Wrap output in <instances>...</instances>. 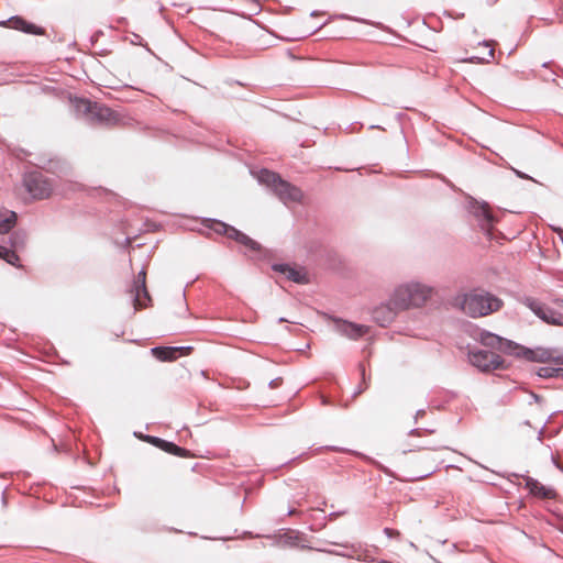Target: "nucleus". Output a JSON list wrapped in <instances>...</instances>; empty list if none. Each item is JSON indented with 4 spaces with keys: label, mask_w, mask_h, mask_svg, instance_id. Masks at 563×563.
Segmentation results:
<instances>
[{
    "label": "nucleus",
    "mask_w": 563,
    "mask_h": 563,
    "mask_svg": "<svg viewBox=\"0 0 563 563\" xmlns=\"http://www.w3.org/2000/svg\"><path fill=\"white\" fill-rule=\"evenodd\" d=\"M453 306L472 318H478L500 310L503 300L487 291L473 290L455 296Z\"/></svg>",
    "instance_id": "1"
},
{
    "label": "nucleus",
    "mask_w": 563,
    "mask_h": 563,
    "mask_svg": "<svg viewBox=\"0 0 563 563\" xmlns=\"http://www.w3.org/2000/svg\"><path fill=\"white\" fill-rule=\"evenodd\" d=\"M261 184L272 188L275 195L285 203H303L305 194L303 191L280 178V176L268 169H261L257 172H251Z\"/></svg>",
    "instance_id": "2"
},
{
    "label": "nucleus",
    "mask_w": 563,
    "mask_h": 563,
    "mask_svg": "<svg viewBox=\"0 0 563 563\" xmlns=\"http://www.w3.org/2000/svg\"><path fill=\"white\" fill-rule=\"evenodd\" d=\"M431 296L432 288L419 283H411L395 289L391 296V303L396 309L406 310L411 307L423 306Z\"/></svg>",
    "instance_id": "3"
},
{
    "label": "nucleus",
    "mask_w": 563,
    "mask_h": 563,
    "mask_svg": "<svg viewBox=\"0 0 563 563\" xmlns=\"http://www.w3.org/2000/svg\"><path fill=\"white\" fill-rule=\"evenodd\" d=\"M440 460L435 457L434 451L419 449L405 453L402 464L412 479H420L429 476Z\"/></svg>",
    "instance_id": "4"
},
{
    "label": "nucleus",
    "mask_w": 563,
    "mask_h": 563,
    "mask_svg": "<svg viewBox=\"0 0 563 563\" xmlns=\"http://www.w3.org/2000/svg\"><path fill=\"white\" fill-rule=\"evenodd\" d=\"M76 109L91 124L113 125L119 120L118 114L112 109L89 99H79Z\"/></svg>",
    "instance_id": "5"
},
{
    "label": "nucleus",
    "mask_w": 563,
    "mask_h": 563,
    "mask_svg": "<svg viewBox=\"0 0 563 563\" xmlns=\"http://www.w3.org/2000/svg\"><path fill=\"white\" fill-rule=\"evenodd\" d=\"M523 302L542 321L552 325L563 327V300L555 299L551 305H547L529 297Z\"/></svg>",
    "instance_id": "6"
},
{
    "label": "nucleus",
    "mask_w": 563,
    "mask_h": 563,
    "mask_svg": "<svg viewBox=\"0 0 563 563\" xmlns=\"http://www.w3.org/2000/svg\"><path fill=\"white\" fill-rule=\"evenodd\" d=\"M23 186L33 199L42 200L51 196L52 183L37 170L29 172L23 177Z\"/></svg>",
    "instance_id": "7"
},
{
    "label": "nucleus",
    "mask_w": 563,
    "mask_h": 563,
    "mask_svg": "<svg viewBox=\"0 0 563 563\" xmlns=\"http://www.w3.org/2000/svg\"><path fill=\"white\" fill-rule=\"evenodd\" d=\"M470 362L482 372L505 368V361L498 354L488 351L471 352Z\"/></svg>",
    "instance_id": "8"
},
{
    "label": "nucleus",
    "mask_w": 563,
    "mask_h": 563,
    "mask_svg": "<svg viewBox=\"0 0 563 563\" xmlns=\"http://www.w3.org/2000/svg\"><path fill=\"white\" fill-rule=\"evenodd\" d=\"M129 292L135 310L146 308L151 303L152 298L146 288V272L144 269L137 273Z\"/></svg>",
    "instance_id": "9"
},
{
    "label": "nucleus",
    "mask_w": 563,
    "mask_h": 563,
    "mask_svg": "<svg viewBox=\"0 0 563 563\" xmlns=\"http://www.w3.org/2000/svg\"><path fill=\"white\" fill-rule=\"evenodd\" d=\"M476 340L487 347L505 353L515 354V350L519 349L518 344L484 330L476 334Z\"/></svg>",
    "instance_id": "10"
},
{
    "label": "nucleus",
    "mask_w": 563,
    "mask_h": 563,
    "mask_svg": "<svg viewBox=\"0 0 563 563\" xmlns=\"http://www.w3.org/2000/svg\"><path fill=\"white\" fill-rule=\"evenodd\" d=\"M205 227L216 234L225 235L230 240H234L242 245H246V235L244 233H242L241 231L236 230L235 228L230 227L222 221H219L216 219H208L206 221Z\"/></svg>",
    "instance_id": "11"
},
{
    "label": "nucleus",
    "mask_w": 563,
    "mask_h": 563,
    "mask_svg": "<svg viewBox=\"0 0 563 563\" xmlns=\"http://www.w3.org/2000/svg\"><path fill=\"white\" fill-rule=\"evenodd\" d=\"M515 355L532 362H550L555 360L554 352L552 350L542 347L530 350L519 345V349L515 350Z\"/></svg>",
    "instance_id": "12"
},
{
    "label": "nucleus",
    "mask_w": 563,
    "mask_h": 563,
    "mask_svg": "<svg viewBox=\"0 0 563 563\" xmlns=\"http://www.w3.org/2000/svg\"><path fill=\"white\" fill-rule=\"evenodd\" d=\"M9 26L13 30L21 31L32 35H45L46 31L42 26L35 25L23 19L22 16H11L8 22Z\"/></svg>",
    "instance_id": "13"
},
{
    "label": "nucleus",
    "mask_w": 563,
    "mask_h": 563,
    "mask_svg": "<svg viewBox=\"0 0 563 563\" xmlns=\"http://www.w3.org/2000/svg\"><path fill=\"white\" fill-rule=\"evenodd\" d=\"M401 310L402 309H396V307L391 303V299H390L387 305H382V306L377 307L374 310L373 316L377 323L385 327L388 323H390L395 319L398 311H401Z\"/></svg>",
    "instance_id": "14"
},
{
    "label": "nucleus",
    "mask_w": 563,
    "mask_h": 563,
    "mask_svg": "<svg viewBox=\"0 0 563 563\" xmlns=\"http://www.w3.org/2000/svg\"><path fill=\"white\" fill-rule=\"evenodd\" d=\"M526 487L529 489L531 495L541 499H555L558 496V493L553 488L547 487L531 477L527 478Z\"/></svg>",
    "instance_id": "15"
},
{
    "label": "nucleus",
    "mask_w": 563,
    "mask_h": 563,
    "mask_svg": "<svg viewBox=\"0 0 563 563\" xmlns=\"http://www.w3.org/2000/svg\"><path fill=\"white\" fill-rule=\"evenodd\" d=\"M484 47L488 48L486 54L471 55L465 58L455 59L456 63H471V64H489L495 57V48L493 42H483Z\"/></svg>",
    "instance_id": "16"
},
{
    "label": "nucleus",
    "mask_w": 563,
    "mask_h": 563,
    "mask_svg": "<svg viewBox=\"0 0 563 563\" xmlns=\"http://www.w3.org/2000/svg\"><path fill=\"white\" fill-rule=\"evenodd\" d=\"M273 268H274V271L284 274L289 280H292V282H296L299 284H303V283L308 282L306 274L302 271L296 269L289 265L276 264V265H274Z\"/></svg>",
    "instance_id": "17"
},
{
    "label": "nucleus",
    "mask_w": 563,
    "mask_h": 563,
    "mask_svg": "<svg viewBox=\"0 0 563 563\" xmlns=\"http://www.w3.org/2000/svg\"><path fill=\"white\" fill-rule=\"evenodd\" d=\"M342 334L346 335L350 339L356 340L362 338L368 332V328L365 325H360L351 322H342L339 327Z\"/></svg>",
    "instance_id": "18"
},
{
    "label": "nucleus",
    "mask_w": 563,
    "mask_h": 563,
    "mask_svg": "<svg viewBox=\"0 0 563 563\" xmlns=\"http://www.w3.org/2000/svg\"><path fill=\"white\" fill-rule=\"evenodd\" d=\"M151 352L162 362L175 361L178 357V349H175V346H156Z\"/></svg>",
    "instance_id": "19"
},
{
    "label": "nucleus",
    "mask_w": 563,
    "mask_h": 563,
    "mask_svg": "<svg viewBox=\"0 0 563 563\" xmlns=\"http://www.w3.org/2000/svg\"><path fill=\"white\" fill-rule=\"evenodd\" d=\"M476 217L482 221V228L490 234L494 224V216L488 206H481L476 210Z\"/></svg>",
    "instance_id": "20"
},
{
    "label": "nucleus",
    "mask_w": 563,
    "mask_h": 563,
    "mask_svg": "<svg viewBox=\"0 0 563 563\" xmlns=\"http://www.w3.org/2000/svg\"><path fill=\"white\" fill-rule=\"evenodd\" d=\"M18 216L14 211L4 212V218L0 220V234L9 233L16 223Z\"/></svg>",
    "instance_id": "21"
},
{
    "label": "nucleus",
    "mask_w": 563,
    "mask_h": 563,
    "mask_svg": "<svg viewBox=\"0 0 563 563\" xmlns=\"http://www.w3.org/2000/svg\"><path fill=\"white\" fill-rule=\"evenodd\" d=\"M164 452L179 456V457H189L190 452L181 446H178L174 442L164 441L162 449Z\"/></svg>",
    "instance_id": "22"
},
{
    "label": "nucleus",
    "mask_w": 563,
    "mask_h": 563,
    "mask_svg": "<svg viewBox=\"0 0 563 563\" xmlns=\"http://www.w3.org/2000/svg\"><path fill=\"white\" fill-rule=\"evenodd\" d=\"M0 258L4 260L7 263L19 267L20 257L15 253V251L7 249L4 246H0Z\"/></svg>",
    "instance_id": "23"
},
{
    "label": "nucleus",
    "mask_w": 563,
    "mask_h": 563,
    "mask_svg": "<svg viewBox=\"0 0 563 563\" xmlns=\"http://www.w3.org/2000/svg\"><path fill=\"white\" fill-rule=\"evenodd\" d=\"M26 234L24 232H14L11 236V246L13 249H20L24 246Z\"/></svg>",
    "instance_id": "24"
},
{
    "label": "nucleus",
    "mask_w": 563,
    "mask_h": 563,
    "mask_svg": "<svg viewBox=\"0 0 563 563\" xmlns=\"http://www.w3.org/2000/svg\"><path fill=\"white\" fill-rule=\"evenodd\" d=\"M145 440L153 444L154 446L158 448V449H162L163 446V443H164V439H161V438H157V437H153V435H146L145 437Z\"/></svg>",
    "instance_id": "25"
},
{
    "label": "nucleus",
    "mask_w": 563,
    "mask_h": 563,
    "mask_svg": "<svg viewBox=\"0 0 563 563\" xmlns=\"http://www.w3.org/2000/svg\"><path fill=\"white\" fill-rule=\"evenodd\" d=\"M175 349H178V356L188 355L192 351L191 346H175Z\"/></svg>",
    "instance_id": "26"
},
{
    "label": "nucleus",
    "mask_w": 563,
    "mask_h": 563,
    "mask_svg": "<svg viewBox=\"0 0 563 563\" xmlns=\"http://www.w3.org/2000/svg\"><path fill=\"white\" fill-rule=\"evenodd\" d=\"M384 532L390 537V538H394V537H399V531L397 530H394V529H390V528H385Z\"/></svg>",
    "instance_id": "27"
},
{
    "label": "nucleus",
    "mask_w": 563,
    "mask_h": 563,
    "mask_svg": "<svg viewBox=\"0 0 563 563\" xmlns=\"http://www.w3.org/2000/svg\"><path fill=\"white\" fill-rule=\"evenodd\" d=\"M247 244H249V250L256 251L260 249V244L250 238H249Z\"/></svg>",
    "instance_id": "28"
},
{
    "label": "nucleus",
    "mask_w": 563,
    "mask_h": 563,
    "mask_svg": "<svg viewBox=\"0 0 563 563\" xmlns=\"http://www.w3.org/2000/svg\"><path fill=\"white\" fill-rule=\"evenodd\" d=\"M306 36H307V34H303V33H302V34H299L298 36H296L295 38H296V40H300V38L306 37Z\"/></svg>",
    "instance_id": "29"
},
{
    "label": "nucleus",
    "mask_w": 563,
    "mask_h": 563,
    "mask_svg": "<svg viewBox=\"0 0 563 563\" xmlns=\"http://www.w3.org/2000/svg\"><path fill=\"white\" fill-rule=\"evenodd\" d=\"M136 38H134V42H137V38H140V35H135Z\"/></svg>",
    "instance_id": "30"
},
{
    "label": "nucleus",
    "mask_w": 563,
    "mask_h": 563,
    "mask_svg": "<svg viewBox=\"0 0 563 563\" xmlns=\"http://www.w3.org/2000/svg\"><path fill=\"white\" fill-rule=\"evenodd\" d=\"M136 38H134V42H137V38H140V35H135Z\"/></svg>",
    "instance_id": "31"
},
{
    "label": "nucleus",
    "mask_w": 563,
    "mask_h": 563,
    "mask_svg": "<svg viewBox=\"0 0 563 563\" xmlns=\"http://www.w3.org/2000/svg\"><path fill=\"white\" fill-rule=\"evenodd\" d=\"M2 216V211L0 210V217Z\"/></svg>",
    "instance_id": "32"
}]
</instances>
